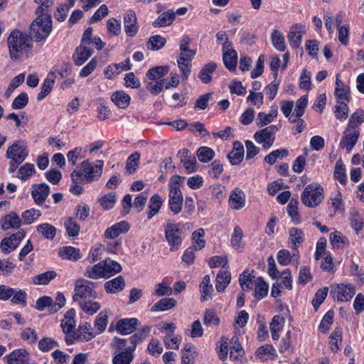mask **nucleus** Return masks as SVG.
I'll return each mask as SVG.
<instances>
[{"label":"nucleus","instance_id":"30","mask_svg":"<svg viewBox=\"0 0 364 364\" xmlns=\"http://www.w3.org/2000/svg\"><path fill=\"white\" fill-rule=\"evenodd\" d=\"M217 68V63L210 62L202 67L199 73L198 78L203 83L208 84L212 81V75Z\"/></svg>","mask_w":364,"mask_h":364},{"label":"nucleus","instance_id":"7","mask_svg":"<svg viewBox=\"0 0 364 364\" xmlns=\"http://www.w3.org/2000/svg\"><path fill=\"white\" fill-rule=\"evenodd\" d=\"M164 232L171 251L178 250L183 241V233L179 225L173 221L167 222L164 228Z\"/></svg>","mask_w":364,"mask_h":364},{"label":"nucleus","instance_id":"26","mask_svg":"<svg viewBox=\"0 0 364 364\" xmlns=\"http://www.w3.org/2000/svg\"><path fill=\"white\" fill-rule=\"evenodd\" d=\"M109 314L110 310L107 309L102 311L97 316L94 322V327L97 335L102 333L105 331L108 324V317Z\"/></svg>","mask_w":364,"mask_h":364},{"label":"nucleus","instance_id":"50","mask_svg":"<svg viewBox=\"0 0 364 364\" xmlns=\"http://www.w3.org/2000/svg\"><path fill=\"white\" fill-rule=\"evenodd\" d=\"M64 226L70 237H76L78 235L80 227L74 218H67L64 221Z\"/></svg>","mask_w":364,"mask_h":364},{"label":"nucleus","instance_id":"8","mask_svg":"<svg viewBox=\"0 0 364 364\" xmlns=\"http://www.w3.org/2000/svg\"><path fill=\"white\" fill-rule=\"evenodd\" d=\"M331 294L334 300L344 302L353 298L355 294V289L350 284H337L331 287Z\"/></svg>","mask_w":364,"mask_h":364},{"label":"nucleus","instance_id":"32","mask_svg":"<svg viewBox=\"0 0 364 364\" xmlns=\"http://www.w3.org/2000/svg\"><path fill=\"white\" fill-rule=\"evenodd\" d=\"M111 100L118 108L125 109L129 106L131 97L124 91H116L112 95Z\"/></svg>","mask_w":364,"mask_h":364},{"label":"nucleus","instance_id":"63","mask_svg":"<svg viewBox=\"0 0 364 364\" xmlns=\"http://www.w3.org/2000/svg\"><path fill=\"white\" fill-rule=\"evenodd\" d=\"M346 241V237L342 235L338 231H334L330 234V242L333 248L343 247Z\"/></svg>","mask_w":364,"mask_h":364},{"label":"nucleus","instance_id":"35","mask_svg":"<svg viewBox=\"0 0 364 364\" xmlns=\"http://www.w3.org/2000/svg\"><path fill=\"white\" fill-rule=\"evenodd\" d=\"M176 300L173 298H164L155 303L151 308V312L165 311L173 308Z\"/></svg>","mask_w":364,"mask_h":364},{"label":"nucleus","instance_id":"16","mask_svg":"<svg viewBox=\"0 0 364 364\" xmlns=\"http://www.w3.org/2000/svg\"><path fill=\"white\" fill-rule=\"evenodd\" d=\"M93 50L90 46L80 44L73 54V60L74 63L80 66L83 65L92 55Z\"/></svg>","mask_w":364,"mask_h":364},{"label":"nucleus","instance_id":"31","mask_svg":"<svg viewBox=\"0 0 364 364\" xmlns=\"http://www.w3.org/2000/svg\"><path fill=\"white\" fill-rule=\"evenodd\" d=\"M59 256L63 259L71 261H77L81 258V254L79 249L71 246L63 247L60 249Z\"/></svg>","mask_w":364,"mask_h":364},{"label":"nucleus","instance_id":"9","mask_svg":"<svg viewBox=\"0 0 364 364\" xmlns=\"http://www.w3.org/2000/svg\"><path fill=\"white\" fill-rule=\"evenodd\" d=\"M183 198L180 188L176 184L169 186L168 205L174 214H178L182 208Z\"/></svg>","mask_w":364,"mask_h":364},{"label":"nucleus","instance_id":"45","mask_svg":"<svg viewBox=\"0 0 364 364\" xmlns=\"http://www.w3.org/2000/svg\"><path fill=\"white\" fill-rule=\"evenodd\" d=\"M271 41L273 46L277 50L283 52L286 50L285 39L280 31L274 30L271 35Z\"/></svg>","mask_w":364,"mask_h":364},{"label":"nucleus","instance_id":"49","mask_svg":"<svg viewBox=\"0 0 364 364\" xmlns=\"http://www.w3.org/2000/svg\"><path fill=\"white\" fill-rule=\"evenodd\" d=\"M97 112V118L102 121L109 119L112 114L108 107L107 102L103 99H98Z\"/></svg>","mask_w":364,"mask_h":364},{"label":"nucleus","instance_id":"18","mask_svg":"<svg viewBox=\"0 0 364 364\" xmlns=\"http://www.w3.org/2000/svg\"><path fill=\"white\" fill-rule=\"evenodd\" d=\"M129 228L130 225L127 221H120L107 228L104 233V237L106 239L113 240L121 234L127 232Z\"/></svg>","mask_w":364,"mask_h":364},{"label":"nucleus","instance_id":"12","mask_svg":"<svg viewBox=\"0 0 364 364\" xmlns=\"http://www.w3.org/2000/svg\"><path fill=\"white\" fill-rule=\"evenodd\" d=\"M28 153L26 144L23 141H18L8 148L6 157L18 162H23L27 157Z\"/></svg>","mask_w":364,"mask_h":364},{"label":"nucleus","instance_id":"25","mask_svg":"<svg viewBox=\"0 0 364 364\" xmlns=\"http://www.w3.org/2000/svg\"><path fill=\"white\" fill-rule=\"evenodd\" d=\"M230 279L231 275L228 268H221L216 277V290L219 292L223 291L230 284Z\"/></svg>","mask_w":364,"mask_h":364},{"label":"nucleus","instance_id":"46","mask_svg":"<svg viewBox=\"0 0 364 364\" xmlns=\"http://www.w3.org/2000/svg\"><path fill=\"white\" fill-rule=\"evenodd\" d=\"M223 61L226 68L230 71L235 70L237 63V53L236 50L223 53Z\"/></svg>","mask_w":364,"mask_h":364},{"label":"nucleus","instance_id":"22","mask_svg":"<svg viewBox=\"0 0 364 364\" xmlns=\"http://www.w3.org/2000/svg\"><path fill=\"white\" fill-rule=\"evenodd\" d=\"M244 158V147L241 142L235 141L232 150L228 154V159L232 166L238 165Z\"/></svg>","mask_w":364,"mask_h":364},{"label":"nucleus","instance_id":"53","mask_svg":"<svg viewBox=\"0 0 364 364\" xmlns=\"http://www.w3.org/2000/svg\"><path fill=\"white\" fill-rule=\"evenodd\" d=\"M25 80V74L24 73H20L16 77H14L12 80L11 81L9 85L8 86L6 90L4 93V97L6 98H9L13 92Z\"/></svg>","mask_w":364,"mask_h":364},{"label":"nucleus","instance_id":"14","mask_svg":"<svg viewBox=\"0 0 364 364\" xmlns=\"http://www.w3.org/2000/svg\"><path fill=\"white\" fill-rule=\"evenodd\" d=\"M245 204L246 196L244 191L239 188L232 189L228 198L229 207L232 210H238L243 208Z\"/></svg>","mask_w":364,"mask_h":364},{"label":"nucleus","instance_id":"61","mask_svg":"<svg viewBox=\"0 0 364 364\" xmlns=\"http://www.w3.org/2000/svg\"><path fill=\"white\" fill-rule=\"evenodd\" d=\"M223 170V166L220 161L215 160L210 164L208 173L210 178L218 179Z\"/></svg>","mask_w":364,"mask_h":364},{"label":"nucleus","instance_id":"59","mask_svg":"<svg viewBox=\"0 0 364 364\" xmlns=\"http://www.w3.org/2000/svg\"><path fill=\"white\" fill-rule=\"evenodd\" d=\"M186 128L190 134H198L201 136H207L209 135L208 131L204 127L203 124L196 122L193 124H190L186 126Z\"/></svg>","mask_w":364,"mask_h":364},{"label":"nucleus","instance_id":"2","mask_svg":"<svg viewBox=\"0 0 364 364\" xmlns=\"http://www.w3.org/2000/svg\"><path fill=\"white\" fill-rule=\"evenodd\" d=\"M103 166L104 161L102 160H97L95 163L83 161L80 164V170L75 169L71 173V179L89 183L97 181L102 176Z\"/></svg>","mask_w":364,"mask_h":364},{"label":"nucleus","instance_id":"24","mask_svg":"<svg viewBox=\"0 0 364 364\" xmlns=\"http://www.w3.org/2000/svg\"><path fill=\"white\" fill-rule=\"evenodd\" d=\"M335 95L338 101H349L350 87L340 80V74H337L336 77Z\"/></svg>","mask_w":364,"mask_h":364},{"label":"nucleus","instance_id":"47","mask_svg":"<svg viewBox=\"0 0 364 364\" xmlns=\"http://www.w3.org/2000/svg\"><path fill=\"white\" fill-rule=\"evenodd\" d=\"M255 277L247 270L244 271L239 278L240 285L244 291H249L253 289Z\"/></svg>","mask_w":364,"mask_h":364},{"label":"nucleus","instance_id":"19","mask_svg":"<svg viewBox=\"0 0 364 364\" xmlns=\"http://www.w3.org/2000/svg\"><path fill=\"white\" fill-rule=\"evenodd\" d=\"M137 326L138 320L136 318H123L117 321L116 330L122 335H128L133 333Z\"/></svg>","mask_w":364,"mask_h":364},{"label":"nucleus","instance_id":"37","mask_svg":"<svg viewBox=\"0 0 364 364\" xmlns=\"http://www.w3.org/2000/svg\"><path fill=\"white\" fill-rule=\"evenodd\" d=\"M255 296L260 300L267 295L269 287L262 277H258L254 281Z\"/></svg>","mask_w":364,"mask_h":364},{"label":"nucleus","instance_id":"52","mask_svg":"<svg viewBox=\"0 0 364 364\" xmlns=\"http://www.w3.org/2000/svg\"><path fill=\"white\" fill-rule=\"evenodd\" d=\"M333 176L341 184H345L347 181L346 166L341 160H338L336 163Z\"/></svg>","mask_w":364,"mask_h":364},{"label":"nucleus","instance_id":"58","mask_svg":"<svg viewBox=\"0 0 364 364\" xmlns=\"http://www.w3.org/2000/svg\"><path fill=\"white\" fill-rule=\"evenodd\" d=\"M242 236V230L240 227L236 226L234 228L233 233L231 237V245L234 249L237 250H240L242 249L243 246L241 242Z\"/></svg>","mask_w":364,"mask_h":364},{"label":"nucleus","instance_id":"29","mask_svg":"<svg viewBox=\"0 0 364 364\" xmlns=\"http://www.w3.org/2000/svg\"><path fill=\"white\" fill-rule=\"evenodd\" d=\"M285 323V318L280 315L274 316L269 325L272 338L274 341H277L279 338V332L283 329Z\"/></svg>","mask_w":364,"mask_h":364},{"label":"nucleus","instance_id":"13","mask_svg":"<svg viewBox=\"0 0 364 364\" xmlns=\"http://www.w3.org/2000/svg\"><path fill=\"white\" fill-rule=\"evenodd\" d=\"M50 193V187L45 183L33 184L31 195L37 205H43Z\"/></svg>","mask_w":364,"mask_h":364},{"label":"nucleus","instance_id":"56","mask_svg":"<svg viewBox=\"0 0 364 364\" xmlns=\"http://www.w3.org/2000/svg\"><path fill=\"white\" fill-rule=\"evenodd\" d=\"M168 72V66H157L149 69L146 73V76L151 80H156L165 76Z\"/></svg>","mask_w":364,"mask_h":364},{"label":"nucleus","instance_id":"17","mask_svg":"<svg viewBox=\"0 0 364 364\" xmlns=\"http://www.w3.org/2000/svg\"><path fill=\"white\" fill-rule=\"evenodd\" d=\"M305 33V27L299 23L293 25L288 33L287 38L292 48H297L301 46L303 34Z\"/></svg>","mask_w":364,"mask_h":364},{"label":"nucleus","instance_id":"4","mask_svg":"<svg viewBox=\"0 0 364 364\" xmlns=\"http://www.w3.org/2000/svg\"><path fill=\"white\" fill-rule=\"evenodd\" d=\"M31 36L36 41H44L52 31L51 16H37L31 25Z\"/></svg>","mask_w":364,"mask_h":364},{"label":"nucleus","instance_id":"33","mask_svg":"<svg viewBox=\"0 0 364 364\" xmlns=\"http://www.w3.org/2000/svg\"><path fill=\"white\" fill-rule=\"evenodd\" d=\"M55 73L53 72L48 75L41 87V92L38 94V101L43 100L50 93L55 83Z\"/></svg>","mask_w":364,"mask_h":364},{"label":"nucleus","instance_id":"1","mask_svg":"<svg viewBox=\"0 0 364 364\" xmlns=\"http://www.w3.org/2000/svg\"><path fill=\"white\" fill-rule=\"evenodd\" d=\"M9 55L14 61L23 60L31 56L33 40L26 33L15 29L7 38Z\"/></svg>","mask_w":364,"mask_h":364},{"label":"nucleus","instance_id":"5","mask_svg":"<svg viewBox=\"0 0 364 364\" xmlns=\"http://www.w3.org/2000/svg\"><path fill=\"white\" fill-rule=\"evenodd\" d=\"M323 199V188L317 183H311L306 186L301 195V202L309 208L317 207Z\"/></svg>","mask_w":364,"mask_h":364},{"label":"nucleus","instance_id":"11","mask_svg":"<svg viewBox=\"0 0 364 364\" xmlns=\"http://www.w3.org/2000/svg\"><path fill=\"white\" fill-rule=\"evenodd\" d=\"M4 360L7 364H35L30 360V353L26 348L14 350L4 356Z\"/></svg>","mask_w":364,"mask_h":364},{"label":"nucleus","instance_id":"38","mask_svg":"<svg viewBox=\"0 0 364 364\" xmlns=\"http://www.w3.org/2000/svg\"><path fill=\"white\" fill-rule=\"evenodd\" d=\"M134 358V353L125 348L124 350L114 353L112 364H130Z\"/></svg>","mask_w":364,"mask_h":364},{"label":"nucleus","instance_id":"43","mask_svg":"<svg viewBox=\"0 0 364 364\" xmlns=\"http://www.w3.org/2000/svg\"><path fill=\"white\" fill-rule=\"evenodd\" d=\"M57 276L55 271H48L33 277V282L36 285H46Z\"/></svg>","mask_w":364,"mask_h":364},{"label":"nucleus","instance_id":"34","mask_svg":"<svg viewBox=\"0 0 364 364\" xmlns=\"http://www.w3.org/2000/svg\"><path fill=\"white\" fill-rule=\"evenodd\" d=\"M163 204V200L159 194H154L149 203V211L147 213V218L149 220L152 218L156 215L161 209Z\"/></svg>","mask_w":364,"mask_h":364},{"label":"nucleus","instance_id":"23","mask_svg":"<svg viewBox=\"0 0 364 364\" xmlns=\"http://www.w3.org/2000/svg\"><path fill=\"white\" fill-rule=\"evenodd\" d=\"M289 243L292 250H297L298 247L304 242V232L301 229L291 228L289 230Z\"/></svg>","mask_w":364,"mask_h":364},{"label":"nucleus","instance_id":"62","mask_svg":"<svg viewBox=\"0 0 364 364\" xmlns=\"http://www.w3.org/2000/svg\"><path fill=\"white\" fill-rule=\"evenodd\" d=\"M18 246V242H16L11 235L9 237L4 238L0 244V247L2 252L5 254H9L14 250Z\"/></svg>","mask_w":364,"mask_h":364},{"label":"nucleus","instance_id":"36","mask_svg":"<svg viewBox=\"0 0 364 364\" xmlns=\"http://www.w3.org/2000/svg\"><path fill=\"white\" fill-rule=\"evenodd\" d=\"M200 291L201 294V300L207 301L212 298L213 288L210 284V278L209 275H205L200 284Z\"/></svg>","mask_w":364,"mask_h":364},{"label":"nucleus","instance_id":"10","mask_svg":"<svg viewBox=\"0 0 364 364\" xmlns=\"http://www.w3.org/2000/svg\"><path fill=\"white\" fill-rule=\"evenodd\" d=\"M364 122V111L358 109L350 117L344 136H359V126Z\"/></svg>","mask_w":364,"mask_h":364},{"label":"nucleus","instance_id":"42","mask_svg":"<svg viewBox=\"0 0 364 364\" xmlns=\"http://www.w3.org/2000/svg\"><path fill=\"white\" fill-rule=\"evenodd\" d=\"M35 173L36 169L34 165L32 164L26 163L18 168L17 177L21 181H26Z\"/></svg>","mask_w":364,"mask_h":364},{"label":"nucleus","instance_id":"40","mask_svg":"<svg viewBox=\"0 0 364 364\" xmlns=\"http://www.w3.org/2000/svg\"><path fill=\"white\" fill-rule=\"evenodd\" d=\"M74 316L75 314L73 311H68L65 315L64 318L61 321V327L64 333L68 334L73 331L76 325Z\"/></svg>","mask_w":364,"mask_h":364},{"label":"nucleus","instance_id":"21","mask_svg":"<svg viewBox=\"0 0 364 364\" xmlns=\"http://www.w3.org/2000/svg\"><path fill=\"white\" fill-rule=\"evenodd\" d=\"M105 289L108 294H118L124 290L125 281L122 276H118L105 283Z\"/></svg>","mask_w":364,"mask_h":364},{"label":"nucleus","instance_id":"44","mask_svg":"<svg viewBox=\"0 0 364 364\" xmlns=\"http://www.w3.org/2000/svg\"><path fill=\"white\" fill-rule=\"evenodd\" d=\"M36 230L48 240H53L56 235V228L47 223L38 225Z\"/></svg>","mask_w":364,"mask_h":364},{"label":"nucleus","instance_id":"64","mask_svg":"<svg viewBox=\"0 0 364 364\" xmlns=\"http://www.w3.org/2000/svg\"><path fill=\"white\" fill-rule=\"evenodd\" d=\"M28 95L26 92H21L14 100L11 107L14 109H21L24 108L28 103Z\"/></svg>","mask_w":364,"mask_h":364},{"label":"nucleus","instance_id":"57","mask_svg":"<svg viewBox=\"0 0 364 364\" xmlns=\"http://www.w3.org/2000/svg\"><path fill=\"white\" fill-rule=\"evenodd\" d=\"M276 355V350L272 345H264L257 350V355L260 359H271Z\"/></svg>","mask_w":364,"mask_h":364},{"label":"nucleus","instance_id":"27","mask_svg":"<svg viewBox=\"0 0 364 364\" xmlns=\"http://www.w3.org/2000/svg\"><path fill=\"white\" fill-rule=\"evenodd\" d=\"M9 298L12 304L26 306L27 305L28 294L26 291L19 288H13Z\"/></svg>","mask_w":364,"mask_h":364},{"label":"nucleus","instance_id":"41","mask_svg":"<svg viewBox=\"0 0 364 364\" xmlns=\"http://www.w3.org/2000/svg\"><path fill=\"white\" fill-rule=\"evenodd\" d=\"M42 215L40 210L31 208L24 210L21 214L23 223L24 225H30L36 221Z\"/></svg>","mask_w":364,"mask_h":364},{"label":"nucleus","instance_id":"20","mask_svg":"<svg viewBox=\"0 0 364 364\" xmlns=\"http://www.w3.org/2000/svg\"><path fill=\"white\" fill-rule=\"evenodd\" d=\"M21 224L19 216L14 212H11L0 220V226L2 230H7L11 228L17 229Z\"/></svg>","mask_w":364,"mask_h":364},{"label":"nucleus","instance_id":"28","mask_svg":"<svg viewBox=\"0 0 364 364\" xmlns=\"http://www.w3.org/2000/svg\"><path fill=\"white\" fill-rule=\"evenodd\" d=\"M175 19V13L173 10H168L161 14L158 18L153 21L152 26L154 28H161L170 26Z\"/></svg>","mask_w":364,"mask_h":364},{"label":"nucleus","instance_id":"55","mask_svg":"<svg viewBox=\"0 0 364 364\" xmlns=\"http://www.w3.org/2000/svg\"><path fill=\"white\" fill-rule=\"evenodd\" d=\"M198 160L203 163L211 161L215 156V151L207 146L200 147L197 151Z\"/></svg>","mask_w":364,"mask_h":364},{"label":"nucleus","instance_id":"54","mask_svg":"<svg viewBox=\"0 0 364 364\" xmlns=\"http://www.w3.org/2000/svg\"><path fill=\"white\" fill-rule=\"evenodd\" d=\"M117 202L114 193H109L99 198V203L102 208L106 210L112 209Z\"/></svg>","mask_w":364,"mask_h":364},{"label":"nucleus","instance_id":"39","mask_svg":"<svg viewBox=\"0 0 364 364\" xmlns=\"http://www.w3.org/2000/svg\"><path fill=\"white\" fill-rule=\"evenodd\" d=\"M79 338L82 341H89L94 338L97 333L96 331L92 330V327L90 323H85L78 328Z\"/></svg>","mask_w":364,"mask_h":364},{"label":"nucleus","instance_id":"51","mask_svg":"<svg viewBox=\"0 0 364 364\" xmlns=\"http://www.w3.org/2000/svg\"><path fill=\"white\" fill-rule=\"evenodd\" d=\"M79 304L81 309L88 315H93L97 312L101 307L99 302L91 300L80 301Z\"/></svg>","mask_w":364,"mask_h":364},{"label":"nucleus","instance_id":"60","mask_svg":"<svg viewBox=\"0 0 364 364\" xmlns=\"http://www.w3.org/2000/svg\"><path fill=\"white\" fill-rule=\"evenodd\" d=\"M58 346V343L56 341L51 338L45 337L39 341L38 348L42 352H48Z\"/></svg>","mask_w":364,"mask_h":364},{"label":"nucleus","instance_id":"6","mask_svg":"<svg viewBox=\"0 0 364 364\" xmlns=\"http://www.w3.org/2000/svg\"><path fill=\"white\" fill-rule=\"evenodd\" d=\"M95 289V283L84 279H77L75 285L73 301L80 303L87 299H95L97 293Z\"/></svg>","mask_w":364,"mask_h":364},{"label":"nucleus","instance_id":"15","mask_svg":"<svg viewBox=\"0 0 364 364\" xmlns=\"http://www.w3.org/2000/svg\"><path fill=\"white\" fill-rule=\"evenodd\" d=\"M124 28L127 36L134 37L139 31L137 18L133 10L127 11L124 16Z\"/></svg>","mask_w":364,"mask_h":364},{"label":"nucleus","instance_id":"48","mask_svg":"<svg viewBox=\"0 0 364 364\" xmlns=\"http://www.w3.org/2000/svg\"><path fill=\"white\" fill-rule=\"evenodd\" d=\"M342 329L341 328H336L329 337V344L331 350L336 352L339 349V346L342 341Z\"/></svg>","mask_w":364,"mask_h":364},{"label":"nucleus","instance_id":"3","mask_svg":"<svg viewBox=\"0 0 364 364\" xmlns=\"http://www.w3.org/2000/svg\"><path fill=\"white\" fill-rule=\"evenodd\" d=\"M119 263L107 258L93 266L86 268L85 276L92 279H108L122 271Z\"/></svg>","mask_w":364,"mask_h":364}]
</instances>
